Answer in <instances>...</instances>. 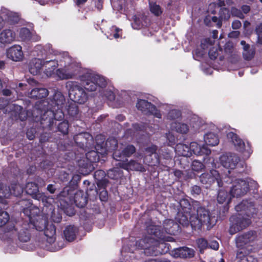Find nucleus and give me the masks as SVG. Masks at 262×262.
Listing matches in <instances>:
<instances>
[{"instance_id":"obj_59","label":"nucleus","mask_w":262,"mask_h":262,"mask_svg":"<svg viewBox=\"0 0 262 262\" xmlns=\"http://www.w3.org/2000/svg\"><path fill=\"white\" fill-rule=\"evenodd\" d=\"M103 95L110 101H113L115 99L114 94L111 90L106 91Z\"/></svg>"},{"instance_id":"obj_25","label":"nucleus","mask_w":262,"mask_h":262,"mask_svg":"<svg viewBox=\"0 0 262 262\" xmlns=\"http://www.w3.org/2000/svg\"><path fill=\"white\" fill-rule=\"evenodd\" d=\"M165 232L169 234H174L178 230L179 225L172 220H165L163 223Z\"/></svg>"},{"instance_id":"obj_22","label":"nucleus","mask_w":262,"mask_h":262,"mask_svg":"<svg viewBox=\"0 0 262 262\" xmlns=\"http://www.w3.org/2000/svg\"><path fill=\"white\" fill-rule=\"evenodd\" d=\"M194 255L193 249L186 247H180L174 251V256L182 258H191Z\"/></svg>"},{"instance_id":"obj_11","label":"nucleus","mask_w":262,"mask_h":262,"mask_svg":"<svg viewBox=\"0 0 262 262\" xmlns=\"http://www.w3.org/2000/svg\"><path fill=\"white\" fill-rule=\"evenodd\" d=\"M136 106L139 110H140L145 114L149 113L152 114L158 118H161L162 117L161 114L156 109V107L145 100H139Z\"/></svg>"},{"instance_id":"obj_29","label":"nucleus","mask_w":262,"mask_h":262,"mask_svg":"<svg viewBox=\"0 0 262 262\" xmlns=\"http://www.w3.org/2000/svg\"><path fill=\"white\" fill-rule=\"evenodd\" d=\"M176 152L178 155L184 157H190L191 156V150L189 145L179 143L176 145Z\"/></svg>"},{"instance_id":"obj_34","label":"nucleus","mask_w":262,"mask_h":262,"mask_svg":"<svg viewBox=\"0 0 262 262\" xmlns=\"http://www.w3.org/2000/svg\"><path fill=\"white\" fill-rule=\"evenodd\" d=\"M231 196L228 194L227 190L220 189L219 191L217 200L220 204L228 203L231 199Z\"/></svg>"},{"instance_id":"obj_39","label":"nucleus","mask_w":262,"mask_h":262,"mask_svg":"<svg viewBox=\"0 0 262 262\" xmlns=\"http://www.w3.org/2000/svg\"><path fill=\"white\" fill-rule=\"evenodd\" d=\"M11 194L12 190L10 187L3 183H0V198H7Z\"/></svg>"},{"instance_id":"obj_23","label":"nucleus","mask_w":262,"mask_h":262,"mask_svg":"<svg viewBox=\"0 0 262 262\" xmlns=\"http://www.w3.org/2000/svg\"><path fill=\"white\" fill-rule=\"evenodd\" d=\"M5 22H8L10 24L16 23L19 19V15L13 12H11L7 9H3L1 10Z\"/></svg>"},{"instance_id":"obj_56","label":"nucleus","mask_w":262,"mask_h":262,"mask_svg":"<svg viewBox=\"0 0 262 262\" xmlns=\"http://www.w3.org/2000/svg\"><path fill=\"white\" fill-rule=\"evenodd\" d=\"M219 55L217 49L215 47H213L210 49L209 51V56L210 59L214 60Z\"/></svg>"},{"instance_id":"obj_2","label":"nucleus","mask_w":262,"mask_h":262,"mask_svg":"<svg viewBox=\"0 0 262 262\" xmlns=\"http://www.w3.org/2000/svg\"><path fill=\"white\" fill-rule=\"evenodd\" d=\"M60 62H64V66L56 71V75L59 79H72L80 74L81 67L79 63L73 61L67 53L62 54Z\"/></svg>"},{"instance_id":"obj_48","label":"nucleus","mask_w":262,"mask_h":262,"mask_svg":"<svg viewBox=\"0 0 262 262\" xmlns=\"http://www.w3.org/2000/svg\"><path fill=\"white\" fill-rule=\"evenodd\" d=\"M11 190H12V194L15 196H18L23 192V187L18 184H12Z\"/></svg>"},{"instance_id":"obj_55","label":"nucleus","mask_w":262,"mask_h":262,"mask_svg":"<svg viewBox=\"0 0 262 262\" xmlns=\"http://www.w3.org/2000/svg\"><path fill=\"white\" fill-rule=\"evenodd\" d=\"M231 13L233 16L237 17L241 19H243L244 18V15L242 13V12L239 10L234 7H232L231 8Z\"/></svg>"},{"instance_id":"obj_30","label":"nucleus","mask_w":262,"mask_h":262,"mask_svg":"<svg viewBox=\"0 0 262 262\" xmlns=\"http://www.w3.org/2000/svg\"><path fill=\"white\" fill-rule=\"evenodd\" d=\"M241 45L243 48V55L244 59L247 60H251L254 55V50L253 49H251L250 46L247 44L244 40L241 41Z\"/></svg>"},{"instance_id":"obj_63","label":"nucleus","mask_w":262,"mask_h":262,"mask_svg":"<svg viewBox=\"0 0 262 262\" xmlns=\"http://www.w3.org/2000/svg\"><path fill=\"white\" fill-rule=\"evenodd\" d=\"M201 192L200 187L198 186H194L192 187L191 192L193 194H199Z\"/></svg>"},{"instance_id":"obj_7","label":"nucleus","mask_w":262,"mask_h":262,"mask_svg":"<svg viewBox=\"0 0 262 262\" xmlns=\"http://www.w3.org/2000/svg\"><path fill=\"white\" fill-rule=\"evenodd\" d=\"M210 212L204 207H199L196 213L190 215V224L192 228L200 229L203 225L210 224L211 220Z\"/></svg>"},{"instance_id":"obj_24","label":"nucleus","mask_w":262,"mask_h":262,"mask_svg":"<svg viewBox=\"0 0 262 262\" xmlns=\"http://www.w3.org/2000/svg\"><path fill=\"white\" fill-rule=\"evenodd\" d=\"M49 94L48 90L43 88H36L32 90L28 96L32 98L41 99L46 97Z\"/></svg>"},{"instance_id":"obj_58","label":"nucleus","mask_w":262,"mask_h":262,"mask_svg":"<svg viewBox=\"0 0 262 262\" xmlns=\"http://www.w3.org/2000/svg\"><path fill=\"white\" fill-rule=\"evenodd\" d=\"M154 226L148 227L147 228V231L150 234H155V237L162 238L161 236H160L158 233L157 228L155 226V231H152V230L154 229Z\"/></svg>"},{"instance_id":"obj_60","label":"nucleus","mask_w":262,"mask_h":262,"mask_svg":"<svg viewBox=\"0 0 262 262\" xmlns=\"http://www.w3.org/2000/svg\"><path fill=\"white\" fill-rule=\"evenodd\" d=\"M208 247L213 250H216L219 249V245L216 241H212L208 244Z\"/></svg>"},{"instance_id":"obj_3","label":"nucleus","mask_w":262,"mask_h":262,"mask_svg":"<svg viewBox=\"0 0 262 262\" xmlns=\"http://www.w3.org/2000/svg\"><path fill=\"white\" fill-rule=\"evenodd\" d=\"M79 77L84 88L89 91L98 90L101 92L107 84V81L104 77L90 70L86 71L82 75H79Z\"/></svg>"},{"instance_id":"obj_6","label":"nucleus","mask_w":262,"mask_h":262,"mask_svg":"<svg viewBox=\"0 0 262 262\" xmlns=\"http://www.w3.org/2000/svg\"><path fill=\"white\" fill-rule=\"evenodd\" d=\"M164 245L163 243H161L152 235L146 236L136 243L137 246L145 250L146 254L155 255L162 253L161 249Z\"/></svg>"},{"instance_id":"obj_14","label":"nucleus","mask_w":262,"mask_h":262,"mask_svg":"<svg viewBox=\"0 0 262 262\" xmlns=\"http://www.w3.org/2000/svg\"><path fill=\"white\" fill-rule=\"evenodd\" d=\"M220 161L224 167L234 169L239 161V158L234 154L229 153L221 156Z\"/></svg>"},{"instance_id":"obj_41","label":"nucleus","mask_w":262,"mask_h":262,"mask_svg":"<svg viewBox=\"0 0 262 262\" xmlns=\"http://www.w3.org/2000/svg\"><path fill=\"white\" fill-rule=\"evenodd\" d=\"M149 8L150 12L156 16H159L162 13L163 11L161 7L156 3L150 2Z\"/></svg>"},{"instance_id":"obj_50","label":"nucleus","mask_w":262,"mask_h":262,"mask_svg":"<svg viewBox=\"0 0 262 262\" xmlns=\"http://www.w3.org/2000/svg\"><path fill=\"white\" fill-rule=\"evenodd\" d=\"M204 164L198 160H194L191 164L192 170L199 172L204 168Z\"/></svg>"},{"instance_id":"obj_37","label":"nucleus","mask_w":262,"mask_h":262,"mask_svg":"<svg viewBox=\"0 0 262 262\" xmlns=\"http://www.w3.org/2000/svg\"><path fill=\"white\" fill-rule=\"evenodd\" d=\"M190 213L179 212L178 217L179 223L184 226L188 225L190 224Z\"/></svg>"},{"instance_id":"obj_49","label":"nucleus","mask_w":262,"mask_h":262,"mask_svg":"<svg viewBox=\"0 0 262 262\" xmlns=\"http://www.w3.org/2000/svg\"><path fill=\"white\" fill-rule=\"evenodd\" d=\"M46 116H50V118L48 119V122L49 123V125H51L52 123H53V119H56L53 111H47L42 116V119L44 120H47V117Z\"/></svg>"},{"instance_id":"obj_18","label":"nucleus","mask_w":262,"mask_h":262,"mask_svg":"<svg viewBox=\"0 0 262 262\" xmlns=\"http://www.w3.org/2000/svg\"><path fill=\"white\" fill-rule=\"evenodd\" d=\"M191 150V154L194 153L196 155H208L210 154V150L204 145H200L196 142H192L189 145Z\"/></svg>"},{"instance_id":"obj_12","label":"nucleus","mask_w":262,"mask_h":262,"mask_svg":"<svg viewBox=\"0 0 262 262\" xmlns=\"http://www.w3.org/2000/svg\"><path fill=\"white\" fill-rule=\"evenodd\" d=\"M136 151L135 147L132 145H127L125 147L122 145L119 149H117L113 154L114 159L118 161H124L126 157H130Z\"/></svg>"},{"instance_id":"obj_52","label":"nucleus","mask_w":262,"mask_h":262,"mask_svg":"<svg viewBox=\"0 0 262 262\" xmlns=\"http://www.w3.org/2000/svg\"><path fill=\"white\" fill-rule=\"evenodd\" d=\"M9 220V214L5 211L0 213V227L5 225Z\"/></svg>"},{"instance_id":"obj_43","label":"nucleus","mask_w":262,"mask_h":262,"mask_svg":"<svg viewBox=\"0 0 262 262\" xmlns=\"http://www.w3.org/2000/svg\"><path fill=\"white\" fill-rule=\"evenodd\" d=\"M106 146L110 150H117L118 147L117 141L114 138H109L106 142Z\"/></svg>"},{"instance_id":"obj_38","label":"nucleus","mask_w":262,"mask_h":262,"mask_svg":"<svg viewBox=\"0 0 262 262\" xmlns=\"http://www.w3.org/2000/svg\"><path fill=\"white\" fill-rule=\"evenodd\" d=\"M53 100L58 108H60L65 101V99L61 92L56 91L54 95Z\"/></svg>"},{"instance_id":"obj_28","label":"nucleus","mask_w":262,"mask_h":262,"mask_svg":"<svg viewBox=\"0 0 262 262\" xmlns=\"http://www.w3.org/2000/svg\"><path fill=\"white\" fill-rule=\"evenodd\" d=\"M45 235L47 237V241L49 243H53L55 241L56 229L55 226L52 224H48L45 229L43 230Z\"/></svg>"},{"instance_id":"obj_47","label":"nucleus","mask_w":262,"mask_h":262,"mask_svg":"<svg viewBox=\"0 0 262 262\" xmlns=\"http://www.w3.org/2000/svg\"><path fill=\"white\" fill-rule=\"evenodd\" d=\"M217 9H220L219 15L220 18L223 20H227L230 18L229 11L226 8H219L217 7Z\"/></svg>"},{"instance_id":"obj_53","label":"nucleus","mask_w":262,"mask_h":262,"mask_svg":"<svg viewBox=\"0 0 262 262\" xmlns=\"http://www.w3.org/2000/svg\"><path fill=\"white\" fill-rule=\"evenodd\" d=\"M69 128V124L68 122L63 121L58 125V130L63 134L68 133Z\"/></svg>"},{"instance_id":"obj_44","label":"nucleus","mask_w":262,"mask_h":262,"mask_svg":"<svg viewBox=\"0 0 262 262\" xmlns=\"http://www.w3.org/2000/svg\"><path fill=\"white\" fill-rule=\"evenodd\" d=\"M180 205L184 213H188L191 208V205L186 199H182L180 201Z\"/></svg>"},{"instance_id":"obj_51","label":"nucleus","mask_w":262,"mask_h":262,"mask_svg":"<svg viewBox=\"0 0 262 262\" xmlns=\"http://www.w3.org/2000/svg\"><path fill=\"white\" fill-rule=\"evenodd\" d=\"M181 115L180 111L177 110L170 111L167 116V119L170 120H175L178 119Z\"/></svg>"},{"instance_id":"obj_32","label":"nucleus","mask_w":262,"mask_h":262,"mask_svg":"<svg viewBox=\"0 0 262 262\" xmlns=\"http://www.w3.org/2000/svg\"><path fill=\"white\" fill-rule=\"evenodd\" d=\"M204 141L207 145L214 146L219 144V139L216 134L210 132L205 135Z\"/></svg>"},{"instance_id":"obj_42","label":"nucleus","mask_w":262,"mask_h":262,"mask_svg":"<svg viewBox=\"0 0 262 262\" xmlns=\"http://www.w3.org/2000/svg\"><path fill=\"white\" fill-rule=\"evenodd\" d=\"M243 250L242 248L239 249L237 253V257L239 258V260L237 262H247L248 261H251L253 260V256L251 255H242L243 253Z\"/></svg>"},{"instance_id":"obj_13","label":"nucleus","mask_w":262,"mask_h":262,"mask_svg":"<svg viewBox=\"0 0 262 262\" xmlns=\"http://www.w3.org/2000/svg\"><path fill=\"white\" fill-rule=\"evenodd\" d=\"M26 193L37 200H41L42 202H47L50 198L43 193H39L37 185L33 182H29L26 184L25 188Z\"/></svg>"},{"instance_id":"obj_1","label":"nucleus","mask_w":262,"mask_h":262,"mask_svg":"<svg viewBox=\"0 0 262 262\" xmlns=\"http://www.w3.org/2000/svg\"><path fill=\"white\" fill-rule=\"evenodd\" d=\"M235 209L237 213L230 219L229 232L232 235L245 229L251 224L250 218L255 210L252 203L248 201H243Z\"/></svg>"},{"instance_id":"obj_20","label":"nucleus","mask_w":262,"mask_h":262,"mask_svg":"<svg viewBox=\"0 0 262 262\" xmlns=\"http://www.w3.org/2000/svg\"><path fill=\"white\" fill-rule=\"evenodd\" d=\"M255 235L253 232H248L246 233L237 236L236 238V245L238 247H242L244 245L250 243L255 239Z\"/></svg>"},{"instance_id":"obj_19","label":"nucleus","mask_w":262,"mask_h":262,"mask_svg":"<svg viewBox=\"0 0 262 262\" xmlns=\"http://www.w3.org/2000/svg\"><path fill=\"white\" fill-rule=\"evenodd\" d=\"M43 59L34 58L31 60L29 65V70L33 75H37L43 70Z\"/></svg>"},{"instance_id":"obj_64","label":"nucleus","mask_w":262,"mask_h":262,"mask_svg":"<svg viewBox=\"0 0 262 262\" xmlns=\"http://www.w3.org/2000/svg\"><path fill=\"white\" fill-rule=\"evenodd\" d=\"M132 26L134 29H139L142 27V25L140 24V20L137 18L135 19V21L132 24Z\"/></svg>"},{"instance_id":"obj_16","label":"nucleus","mask_w":262,"mask_h":262,"mask_svg":"<svg viewBox=\"0 0 262 262\" xmlns=\"http://www.w3.org/2000/svg\"><path fill=\"white\" fill-rule=\"evenodd\" d=\"M16 33L11 29L3 30L0 32V44L4 46L13 43L16 39Z\"/></svg>"},{"instance_id":"obj_61","label":"nucleus","mask_w":262,"mask_h":262,"mask_svg":"<svg viewBox=\"0 0 262 262\" xmlns=\"http://www.w3.org/2000/svg\"><path fill=\"white\" fill-rule=\"evenodd\" d=\"M242 26L241 22L238 20H235L232 22V28L233 29L236 30L239 29Z\"/></svg>"},{"instance_id":"obj_5","label":"nucleus","mask_w":262,"mask_h":262,"mask_svg":"<svg viewBox=\"0 0 262 262\" xmlns=\"http://www.w3.org/2000/svg\"><path fill=\"white\" fill-rule=\"evenodd\" d=\"M65 87L72 101L83 104L87 101L88 94L78 82L68 81Z\"/></svg>"},{"instance_id":"obj_17","label":"nucleus","mask_w":262,"mask_h":262,"mask_svg":"<svg viewBox=\"0 0 262 262\" xmlns=\"http://www.w3.org/2000/svg\"><path fill=\"white\" fill-rule=\"evenodd\" d=\"M7 57L14 61H19L24 58V53L20 46L15 45L7 50Z\"/></svg>"},{"instance_id":"obj_62","label":"nucleus","mask_w":262,"mask_h":262,"mask_svg":"<svg viewBox=\"0 0 262 262\" xmlns=\"http://www.w3.org/2000/svg\"><path fill=\"white\" fill-rule=\"evenodd\" d=\"M166 138L170 144H173L175 142L176 138L170 132L166 134Z\"/></svg>"},{"instance_id":"obj_27","label":"nucleus","mask_w":262,"mask_h":262,"mask_svg":"<svg viewBox=\"0 0 262 262\" xmlns=\"http://www.w3.org/2000/svg\"><path fill=\"white\" fill-rule=\"evenodd\" d=\"M118 165L125 169L135 170L140 171H144L145 169L143 166L135 161L131 160L128 163L124 164V163H119Z\"/></svg>"},{"instance_id":"obj_45","label":"nucleus","mask_w":262,"mask_h":262,"mask_svg":"<svg viewBox=\"0 0 262 262\" xmlns=\"http://www.w3.org/2000/svg\"><path fill=\"white\" fill-rule=\"evenodd\" d=\"M104 176V172L103 170H98L95 171L94 177L96 179H97L99 180V182L97 183V185L98 186H102V187H104V186H105L106 183L105 180H99V177L102 178Z\"/></svg>"},{"instance_id":"obj_31","label":"nucleus","mask_w":262,"mask_h":262,"mask_svg":"<svg viewBox=\"0 0 262 262\" xmlns=\"http://www.w3.org/2000/svg\"><path fill=\"white\" fill-rule=\"evenodd\" d=\"M77 232V229L76 227L73 226L67 227L64 230V235L66 240L69 242L74 241L76 237Z\"/></svg>"},{"instance_id":"obj_57","label":"nucleus","mask_w":262,"mask_h":262,"mask_svg":"<svg viewBox=\"0 0 262 262\" xmlns=\"http://www.w3.org/2000/svg\"><path fill=\"white\" fill-rule=\"evenodd\" d=\"M190 125L192 126L194 128H198L199 127V119L196 117H194L190 120Z\"/></svg>"},{"instance_id":"obj_9","label":"nucleus","mask_w":262,"mask_h":262,"mask_svg":"<svg viewBox=\"0 0 262 262\" xmlns=\"http://www.w3.org/2000/svg\"><path fill=\"white\" fill-rule=\"evenodd\" d=\"M200 181L206 188L210 187L215 182L219 187L223 186V183L220 173L214 169L202 173L200 177Z\"/></svg>"},{"instance_id":"obj_46","label":"nucleus","mask_w":262,"mask_h":262,"mask_svg":"<svg viewBox=\"0 0 262 262\" xmlns=\"http://www.w3.org/2000/svg\"><path fill=\"white\" fill-rule=\"evenodd\" d=\"M198 247L200 249V251L203 253L204 250L208 248V243L206 239L203 238H199L196 240Z\"/></svg>"},{"instance_id":"obj_40","label":"nucleus","mask_w":262,"mask_h":262,"mask_svg":"<svg viewBox=\"0 0 262 262\" xmlns=\"http://www.w3.org/2000/svg\"><path fill=\"white\" fill-rule=\"evenodd\" d=\"M47 219L46 217H42L34 223V226L36 230L43 231L48 225Z\"/></svg>"},{"instance_id":"obj_36","label":"nucleus","mask_w":262,"mask_h":262,"mask_svg":"<svg viewBox=\"0 0 262 262\" xmlns=\"http://www.w3.org/2000/svg\"><path fill=\"white\" fill-rule=\"evenodd\" d=\"M74 201L76 205L79 208L84 207L87 204V200L85 196L81 193H77L74 197Z\"/></svg>"},{"instance_id":"obj_26","label":"nucleus","mask_w":262,"mask_h":262,"mask_svg":"<svg viewBox=\"0 0 262 262\" xmlns=\"http://www.w3.org/2000/svg\"><path fill=\"white\" fill-rule=\"evenodd\" d=\"M19 36L23 41H27L31 39L33 41H37L40 39V37L37 35H33L30 30L26 28H23L20 30Z\"/></svg>"},{"instance_id":"obj_21","label":"nucleus","mask_w":262,"mask_h":262,"mask_svg":"<svg viewBox=\"0 0 262 262\" xmlns=\"http://www.w3.org/2000/svg\"><path fill=\"white\" fill-rule=\"evenodd\" d=\"M227 136L228 140L232 142L237 150L239 151L243 150L245 147V143L236 134L233 132H230Z\"/></svg>"},{"instance_id":"obj_35","label":"nucleus","mask_w":262,"mask_h":262,"mask_svg":"<svg viewBox=\"0 0 262 262\" xmlns=\"http://www.w3.org/2000/svg\"><path fill=\"white\" fill-rule=\"evenodd\" d=\"M67 111L68 114L72 117L77 118L78 116L79 110L76 102L70 101L68 103Z\"/></svg>"},{"instance_id":"obj_8","label":"nucleus","mask_w":262,"mask_h":262,"mask_svg":"<svg viewBox=\"0 0 262 262\" xmlns=\"http://www.w3.org/2000/svg\"><path fill=\"white\" fill-rule=\"evenodd\" d=\"M4 232L6 236L10 238L17 237L23 242H27L30 238V234L25 227H15L13 225H9L5 228Z\"/></svg>"},{"instance_id":"obj_33","label":"nucleus","mask_w":262,"mask_h":262,"mask_svg":"<svg viewBox=\"0 0 262 262\" xmlns=\"http://www.w3.org/2000/svg\"><path fill=\"white\" fill-rule=\"evenodd\" d=\"M172 129L177 132L184 134L188 133L189 128L188 125L183 123L173 122L171 124Z\"/></svg>"},{"instance_id":"obj_15","label":"nucleus","mask_w":262,"mask_h":262,"mask_svg":"<svg viewBox=\"0 0 262 262\" xmlns=\"http://www.w3.org/2000/svg\"><path fill=\"white\" fill-rule=\"evenodd\" d=\"M157 150V147L154 145L145 149V156L144 158V162L145 164L156 165L159 163L158 156L156 153Z\"/></svg>"},{"instance_id":"obj_10","label":"nucleus","mask_w":262,"mask_h":262,"mask_svg":"<svg viewBox=\"0 0 262 262\" xmlns=\"http://www.w3.org/2000/svg\"><path fill=\"white\" fill-rule=\"evenodd\" d=\"M230 188V195L233 197H239L244 195L248 190V184L244 180L236 179L232 181Z\"/></svg>"},{"instance_id":"obj_4","label":"nucleus","mask_w":262,"mask_h":262,"mask_svg":"<svg viewBox=\"0 0 262 262\" xmlns=\"http://www.w3.org/2000/svg\"><path fill=\"white\" fill-rule=\"evenodd\" d=\"M43 50L47 56H49L43 59V73L48 77H54L56 75L54 71L58 66V61H60V58L59 57L53 58L52 55H57V52L52 49V46L50 44L46 45Z\"/></svg>"},{"instance_id":"obj_54","label":"nucleus","mask_w":262,"mask_h":262,"mask_svg":"<svg viewBox=\"0 0 262 262\" xmlns=\"http://www.w3.org/2000/svg\"><path fill=\"white\" fill-rule=\"evenodd\" d=\"M86 158L92 162H95L97 160H98L97 154L94 151L89 152L86 154Z\"/></svg>"}]
</instances>
